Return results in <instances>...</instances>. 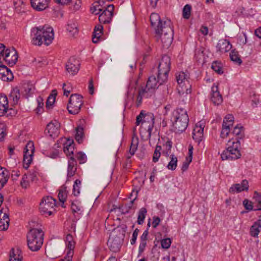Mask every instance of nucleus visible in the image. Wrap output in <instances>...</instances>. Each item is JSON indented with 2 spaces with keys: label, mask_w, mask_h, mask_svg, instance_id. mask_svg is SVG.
I'll list each match as a JSON object with an SVG mask.
<instances>
[{
  "label": "nucleus",
  "mask_w": 261,
  "mask_h": 261,
  "mask_svg": "<svg viewBox=\"0 0 261 261\" xmlns=\"http://www.w3.org/2000/svg\"><path fill=\"white\" fill-rule=\"evenodd\" d=\"M242 128L239 125L236 126L233 130L232 134L238 137L236 142L229 140L227 143V148L223 151L221 154L222 160L232 161L240 158L241 154L239 148L240 147V142L238 139H241L243 137Z\"/></svg>",
  "instance_id": "nucleus-1"
},
{
  "label": "nucleus",
  "mask_w": 261,
  "mask_h": 261,
  "mask_svg": "<svg viewBox=\"0 0 261 261\" xmlns=\"http://www.w3.org/2000/svg\"><path fill=\"white\" fill-rule=\"evenodd\" d=\"M172 129L176 133H181L187 128L189 117L187 111L183 108H177L175 110L172 115Z\"/></svg>",
  "instance_id": "nucleus-2"
},
{
  "label": "nucleus",
  "mask_w": 261,
  "mask_h": 261,
  "mask_svg": "<svg viewBox=\"0 0 261 261\" xmlns=\"http://www.w3.org/2000/svg\"><path fill=\"white\" fill-rule=\"evenodd\" d=\"M34 32L35 37L34 38V44L40 46L44 43L48 46L53 42L54 32L51 27L47 25H44L42 28L36 27L34 28Z\"/></svg>",
  "instance_id": "nucleus-3"
},
{
  "label": "nucleus",
  "mask_w": 261,
  "mask_h": 261,
  "mask_svg": "<svg viewBox=\"0 0 261 261\" xmlns=\"http://www.w3.org/2000/svg\"><path fill=\"white\" fill-rule=\"evenodd\" d=\"M126 228L125 225L118 226L111 233L108 245L112 251L116 252L119 250L123 243Z\"/></svg>",
  "instance_id": "nucleus-4"
},
{
  "label": "nucleus",
  "mask_w": 261,
  "mask_h": 261,
  "mask_svg": "<svg viewBox=\"0 0 261 261\" xmlns=\"http://www.w3.org/2000/svg\"><path fill=\"white\" fill-rule=\"evenodd\" d=\"M156 40H160L164 47L168 48L173 40V30L172 24L170 20L164 22V28L161 29L158 34H155Z\"/></svg>",
  "instance_id": "nucleus-5"
},
{
  "label": "nucleus",
  "mask_w": 261,
  "mask_h": 261,
  "mask_svg": "<svg viewBox=\"0 0 261 261\" xmlns=\"http://www.w3.org/2000/svg\"><path fill=\"white\" fill-rule=\"evenodd\" d=\"M171 60L170 57L164 55L158 66V78L160 84L167 81L168 73L170 70Z\"/></svg>",
  "instance_id": "nucleus-6"
},
{
  "label": "nucleus",
  "mask_w": 261,
  "mask_h": 261,
  "mask_svg": "<svg viewBox=\"0 0 261 261\" xmlns=\"http://www.w3.org/2000/svg\"><path fill=\"white\" fill-rule=\"evenodd\" d=\"M178 83L177 89L180 96H185L191 93V85L189 81V76L185 72H179L176 75Z\"/></svg>",
  "instance_id": "nucleus-7"
},
{
  "label": "nucleus",
  "mask_w": 261,
  "mask_h": 261,
  "mask_svg": "<svg viewBox=\"0 0 261 261\" xmlns=\"http://www.w3.org/2000/svg\"><path fill=\"white\" fill-rule=\"evenodd\" d=\"M56 205V200L50 196L43 197L39 204V212L42 215L50 216Z\"/></svg>",
  "instance_id": "nucleus-8"
},
{
  "label": "nucleus",
  "mask_w": 261,
  "mask_h": 261,
  "mask_svg": "<svg viewBox=\"0 0 261 261\" xmlns=\"http://www.w3.org/2000/svg\"><path fill=\"white\" fill-rule=\"evenodd\" d=\"M83 96L80 94H71L69 103L67 106V109L70 114L75 115L78 114L83 104Z\"/></svg>",
  "instance_id": "nucleus-9"
},
{
  "label": "nucleus",
  "mask_w": 261,
  "mask_h": 261,
  "mask_svg": "<svg viewBox=\"0 0 261 261\" xmlns=\"http://www.w3.org/2000/svg\"><path fill=\"white\" fill-rule=\"evenodd\" d=\"M44 232L41 228H34V251L41 248L44 241Z\"/></svg>",
  "instance_id": "nucleus-10"
},
{
  "label": "nucleus",
  "mask_w": 261,
  "mask_h": 261,
  "mask_svg": "<svg viewBox=\"0 0 261 261\" xmlns=\"http://www.w3.org/2000/svg\"><path fill=\"white\" fill-rule=\"evenodd\" d=\"M33 160V142L30 141L25 145L23 151V167L27 169Z\"/></svg>",
  "instance_id": "nucleus-11"
},
{
  "label": "nucleus",
  "mask_w": 261,
  "mask_h": 261,
  "mask_svg": "<svg viewBox=\"0 0 261 261\" xmlns=\"http://www.w3.org/2000/svg\"><path fill=\"white\" fill-rule=\"evenodd\" d=\"M60 123L56 120H54L47 125L45 131L49 137L55 139L60 134Z\"/></svg>",
  "instance_id": "nucleus-12"
},
{
  "label": "nucleus",
  "mask_w": 261,
  "mask_h": 261,
  "mask_svg": "<svg viewBox=\"0 0 261 261\" xmlns=\"http://www.w3.org/2000/svg\"><path fill=\"white\" fill-rule=\"evenodd\" d=\"M114 6L109 5L107 8L99 14V21L100 23H109L114 15Z\"/></svg>",
  "instance_id": "nucleus-13"
},
{
  "label": "nucleus",
  "mask_w": 261,
  "mask_h": 261,
  "mask_svg": "<svg viewBox=\"0 0 261 261\" xmlns=\"http://www.w3.org/2000/svg\"><path fill=\"white\" fill-rule=\"evenodd\" d=\"M161 85L160 84L158 77L157 80L153 75L149 77L145 88H143V90H146V93H147L146 98L150 96L154 90L158 88L159 85Z\"/></svg>",
  "instance_id": "nucleus-14"
},
{
  "label": "nucleus",
  "mask_w": 261,
  "mask_h": 261,
  "mask_svg": "<svg viewBox=\"0 0 261 261\" xmlns=\"http://www.w3.org/2000/svg\"><path fill=\"white\" fill-rule=\"evenodd\" d=\"M234 118L231 114L226 115L223 120L222 124V129L221 133V137L222 138H225L230 132V126L233 124Z\"/></svg>",
  "instance_id": "nucleus-15"
},
{
  "label": "nucleus",
  "mask_w": 261,
  "mask_h": 261,
  "mask_svg": "<svg viewBox=\"0 0 261 261\" xmlns=\"http://www.w3.org/2000/svg\"><path fill=\"white\" fill-rule=\"evenodd\" d=\"M17 60L18 55L16 50L14 48L11 50L7 48L3 60L10 66H12L16 64Z\"/></svg>",
  "instance_id": "nucleus-16"
},
{
  "label": "nucleus",
  "mask_w": 261,
  "mask_h": 261,
  "mask_svg": "<svg viewBox=\"0 0 261 261\" xmlns=\"http://www.w3.org/2000/svg\"><path fill=\"white\" fill-rule=\"evenodd\" d=\"M150 21L151 26L154 28L155 34H158L161 29L164 28V22L161 20L159 15L155 13H152L150 16Z\"/></svg>",
  "instance_id": "nucleus-17"
},
{
  "label": "nucleus",
  "mask_w": 261,
  "mask_h": 261,
  "mask_svg": "<svg viewBox=\"0 0 261 261\" xmlns=\"http://www.w3.org/2000/svg\"><path fill=\"white\" fill-rule=\"evenodd\" d=\"M10 219L7 208L0 210V230H7L9 226Z\"/></svg>",
  "instance_id": "nucleus-18"
},
{
  "label": "nucleus",
  "mask_w": 261,
  "mask_h": 261,
  "mask_svg": "<svg viewBox=\"0 0 261 261\" xmlns=\"http://www.w3.org/2000/svg\"><path fill=\"white\" fill-rule=\"evenodd\" d=\"M80 65V63L79 60L74 58H71L66 64V70L71 74L74 75L79 71Z\"/></svg>",
  "instance_id": "nucleus-19"
},
{
  "label": "nucleus",
  "mask_w": 261,
  "mask_h": 261,
  "mask_svg": "<svg viewBox=\"0 0 261 261\" xmlns=\"http://www.w3.org/2000/svg\"><path fill=\"white\" fill-rule=\"evenodd\" d=\"M211 101L215 105H219L222 102L223 98L220 94L218 85H213L212 87Z\"/></svg>",
  "instance_id": "nucleus-20"
},
{
  "label": "nucleus",
  "mask_w": 261,
  "mask_h": 261,
  "mask_svg": "<svg viewBox=\"0 0 261 261\" xmlns=\"http://www.w3.org/2000/svg\"><path fill=\"white\" fill-rule=\"evenodd\" d=\"M22 96L29 98L33 94V83L31 81H24L22 84Z\"/></svg>",
  "instance_id": "nucleus-21"
},
{
  "label": "nucleus",
  "mask_w": 261,
  "mask_h": 261,
  "mask_svg": "<svg viewBox=\"0 0 261 261\" xmlns=\"http://www.w3.org/2000/svg\"><path fill=\"white\" fill-rule=\"evenodd\" d=\"M154 115L152 113H148V114H144V117L143 119V121H142V124L145 123L147 122L149 123V125H148V128H147V132L148 133V137L149 138L151 137V133L152 129V128L153 127L154 124Z\"/></svg>",
  "instance_id": "nucleus-22"
},
{
  "label": "nucleus",
  "mask_w": 261,
  "mask_h": 261,
  "mask_svg": "<svg viewBox=\"0 0 261 261\" xmlns=\"http://www.w3.org/2000/svg\"><path fill=\"white\" fill-rule=\"evenodd\" d=\"M248 182L247 180H243L241 184H237L233 185L229 189V192L234 193L237 192L238 193L244 191H248Z\"/></svg>",
  "instance_id": "nucleus-23"
},
{
  "label": "nucleus",
  "mask_w": 261,
  "mask_h": 261,
  "mask_svg": "<svg viewBox=\"0 0 261 261\" xmlns=\"http://www.w3.org/2000/svg\"><path fill=\"white\" fill-rule=\"evenodd\" d=\"M216 48L218 51L223 53L228 51L231 48V45L228 40L222 39L219 41Z\"/></svg>",
  "instance_id": "nucleus-24"
},
{
  "label": "nucleus",
  "mask_w": 261,
  "mask_h": 261,
  "mask_svg": "<svg viewBox=\"0 0 261 261\" xmlns=\"http://www.w3.org/2000/svg\"><path fill=\"white\" fill-rule=\"evenodd\" d=\"M20 98V90L17 87L13 88L10 94L9 99L13 105H16L18 103Z\"/></svg>",
  "instance_id": "nucleus-25"
},
{
  "label": "nucleus",
  "mask_w": 261,
  "mask_h": 261,
  "mask_svg": "<svg viewBox=\"0 0 261 261\" xmlns=\"http://www.w3.org/2000/svg\"><path fill=\"white\" fill-rule=\"evenodd\" d=\"M203 136V127L196 124L193 131V138L197 142L202 140Z\"/></svg>",
  "instance_id": "nucleus-26"
},
{
  "label": "nucleus",
  "mask_w": 261,
  "mask_h": 261,
  "mask_svg": "<svg viewBox=\"0 0 261 261\" xmlns=\"http://www.w3.org/2000/svg\"><path fill=\"white\" fill-rule=\"evenodd\" d=\"M76 170V161L73 156H71L68 160V167L67 170V176H73Z\"/></svg>",
  "instance_id": "nucleus-27"
},
{
  "label": "nucleus",
  "mask_w": 261,
  "mask_h": 261,
  "mask_svg": "<svg viewBox=\"0 0 261 261\" xmlns=\"http://www.w3.org/2000/svg\"><path fill=\"white\" fill-rule=\"evenodd\" d=\"M9 178V171L5 168L0 167V190L7 184Z\"/></svg>",
  "instance_id": "nucleus-28"
},
{
  "label": "nucleus",
  "mask_w": 261,
  "mask_h": 261,
  "mask_svg": "<svg viewBox=\"0 0 261 261\" xmlns=\"http://www.w3.org/2000/svg\"><path fill=\"white\" fill-rule=\"evenodd\" d=\"M8 110V100L7 96L0 95V116H4Z\"/></svg>",
  "instance_id": "nucleus-29"
},
{
  "label": "nucleus",
  "mask_w": 261,
  "mask_h": 261,
  "mask_svg": "<svg viewBox=\"0 0 261 261\" xmlns=\"http://www.w3.org/2000/svg\"><path fill=\"white\" fill-rule=\"evenodd\" d=\"M260 231H261V218L254 222L251 227L250 233L251 236L257 237Z\"/></svg>",
  "instance_id": "nucleus-30"
},
{
  "label": "nucleus",
  "mask_w": 261,
  "mask_h": 261,
  "mask_svg": "<svg viewBox=\"0 0 261 261\" xmlns=\"http://www.w3.org/2000/svg\"><path fill=\"white\" fill-rule=\"evenodd\" d=\"M47 7V0H34V9L38 11H42Z\"/></svg>",
  "instance_id": "nucleus-31"
},
{
  "label": "nucleus",
  "mask_w": 261,
  "mask_h": 261,
  "mask_svg": "<svg viewBox=\"0 0 261 261\" xmlns=\"http://www.w3.org/2000/svg\"><path fill=\"white\" fill-rule=\"evenodd\" d=\"M74 148V142L73 140L68 139L67 142L64 144V151L67 155H72L73 153Z\"/></svg>",
  "instance_id": "nucleus-32"
},
{
  "label": "nucleus",
  "mask_w": 261,
  "mask_h": 261,
  "mask_svg": "<svg viewBox=\"0 0 261 261\" xmlns=\"http://www.w3.org/2000/svg\"><path fill=\"white\" fill-rule=\"evenodd\" d=\"M253 199L255 204L254 210L261 211V193L254 191Z\"/></svg>",
  "instance_id": "nucleus-33"
},
{
  "label": "nucleus",
  "mask_w": 261,
  "mask_h": 261,
  "mask_svg": "<svg viewBox=\"0 0 261 261\" xmlns=\"http://www.w3.org/2000/svg\"><path fill=\"white\" fill-rule=\"evenodd\" d=\"M14 6L16 12L21 13L25 12V4L23 0H14Z\"/></svg>",
  "instance_id": "nucleus-34"
},
{
  "label": "nucleus",
  "mask_w": 261,
  "mask_h": 261,
  "mask_svg": "<svg viewBox=\"0 0 261 261\" xmlns=\"http://www.w3.org/2000/svg\"><path fill=\"white\" fill-rule=\"evenodd\" d=\"M44 99L43 97L41 96H39L36 99V102L37 103V107L35 110L36 114L39 115H41L44 111L43 106H44Z\"/></svg>",
  "instance_id": "nucleus-35"
},
{
  "label": "nucleus",
  "mask_w": 261,
  "mask_h": 261,
  "mask_svg": "<svg viewBox=\"0 0 261 261\" xmlns=\"http://www.w3.org/2000/svg\"><path fill=\"white\" fill-rule=\"evenodd\" d=\"M22 256L19 250H15L12 248L10 253V261H22Z\"/></svg>",
  "instance_id": "nucleus-36"
},
{
  "label": "nucleus",
  "mask_w": 261,
  "mask_h": 261,
  "mask_svg": "<svg viewBox=\"0 0 261 261\" xmlns=\"http://www.w3.org/2000/svg\"><path fill=\"white\" fill-rule=\"evenodd\" d=\"M101 11L102 6L100 5L99 1L94 2L90 7L91 13L94 15L99 14Z\"/></svg>",
  "instance_id": "nucleus-37"
},
{
  "label": "nucleus",
  "mask_w": 261,
  "mask_h": 261,
  "mask_svg": "<svg viewBox=\"0 0 261 261\" xmlns=\"http://www.w3.org/2000/svg\"><path fill=\"white\" fill-rule=\"evenodd\" d=\"M170 161L167 165V168L169 170H175L177 167V158L174 154H171L170 156Z\"/></svg>",
  "instance_id": "nucleus-38"
},
{
  "label": "nucleus",
  "mask_w": 261,
  "mask_h": 261,
  "mask_svg": "<svg viewBox=\"0 0 261 261\" xmlns=\"http://www.w3.org/2000/svg\"><path fill=\"white\" fill-rule=\"evenodd\" d=\"M137 193H138V192L136 191V194H135L136 196L137 195ZM136 199V196L133 200H132L130 201L128 205H125L124 207H119L118 208V210L119 211V212H121L122 214H126V213H128L129 211L132 208L133 204H134V202Z\"/></svg>",
  "instance_id": "nucleus-39"
},
{
  "label": "nucleus",
  "mask_w": 261,
  "mask_h": 261,
  "mask_svg": "<svg viewBox=\"0 0 261 261\" xmlns=\"http://www.w3.org/2000/svg\"><path fill=\"white\" fill-rule=\"evenodd\" d=\"M230 58L231 61L239 65H240L242 63V60L239 56L238 52L235 50H232L230 53Z\"/></svg>",
  "instance_id": "nucleus-40"
},
{
  "label": "nucleus",
  "mask_w": 261,
  "mask_h": 261,
  "mask_svg": "<svg viewBox=\"0 0 261 261\" xmlns=\"http://www.w3.org/2000/svg\"><path fill=\"white\" fill-rule=\"evenodd\" d=\"M66 243L67 247L69 250H73L75 246V242L73 241V237L70 234H68L66 238Z\"/></svg>",
  "instance_id": "nucleus-41"
},
{
  "label": "nucleus",
  "mask_w": 261,
  "mask_h": 261,
  "mask_svg": "<svg viewBox=\"0 0 261 261\" xmlns=\"http://www.w3.org/2000/svg\"><path fill=\"white\" fill-rule=\"evenodd\" d=\"M147 213V210L145 207H142L139 212L137 222L138 224H142L144 222V220L145 218Z\"/></svg>",
  "instance_id": "nucleus-42"
},
{
  "label": "nucleus",
  "mask_w": 261,
  "mask_h": 261,
  "mask_svg": "<svg viewBox=\"0 0 261 261\" xmlns=\"http://www.w3.org/2000/svg\"><path fill=\"white\" fill-rule=\"evenodd\" d=\"M147 93H146V90H143V88H142L141 90H140L138 92V95L136 99V107H139L141 103H142V99L143 97H146Z\"/></svg>",
  "instance_id": "nucleus-43"
},
{
  "label": "nucleus",
  "mask_w": 261,
  "mask_h": 261,
  "mask_svg": "<svg viewBox=\"0 0 261 261\" xmlns=\"http://www.w3.org/2000/svg\"><path fill=\"white\" fill-rule=\"evenodd\" d=\"M0 76V78L3 81H11L13 79V75L10 69H9L8 71L3 72V73Z\"/></svg>",
  "instance_id": "nucleus-44"
},
{
  "label": "nucleus",
  "mask_w": 261,
  "mask_h": 261,
  "mask_svg": "<svg viewBox=\"0 0 261 261\" xmlns=\"http://www.w3.org/2000/svg\"><path fill=\"white\" fill-rule=\"evenodd\" d=\"M75 130V140L79 143H81L82 142L83 137L84 136L83 128L81 126H78L77 127H76Z\"/></svg>",
  "instance_id": "nucleus-45"
},
{
  "label": "nucleus",
  "mask_w": 261,
  "mask_h": 261,
  "mask_svg": "<svg viewBox=\"0 0 261 261\" xmlns=\"http://www.w3.org/2000/svg\"><path fill=\"white\" fill-rule=\"evenodd\" d=\"M33 228L30 227L28 234L27 235V244L28 248L32 251H33V246L32 245L33 243V232H32Z\"/></svg>",
  "instance_id": "nucleus-46"
},
{
  "label": "nucleus",
  "mask_w": 261,
  "mask_h": 261,
  "mask_svg": "<svg viewBox=\"0 0 261 261\" xmlns=\"http://www.w3.org/2000/svg\"><path fill=\"white\" fill-rule=\"evenodd\" d=\"M53 92H55V93L50 94L47 98L46 102V108H49L50 106H52L54 103L56 99V96L57 95L56 90H54L52 91Z\"/></svg>",
  "instance_id": "nucleus-47"
},
{
  "label": "nucleus",
  "mask_w": 261,
  "mask_h": 261,
  "mask_svg": "<svg viewBox=\"0 0 261 261\" xmlns=\"http://www.w3.org/2000/svg\"><path fill=\"white\" fill-rule=\"evenodd\" d=\"M161 150L162 147L161 146L157 145L156 146L152 156V161L154 163H156L159 161V159L161 156Z\"/></svg>",
  "instance_id": "nucleus-48"
},
{
  "label": "nucleus",
  "mask_w": 261,
  "mask_h": 261,
  "mask_svg": "<svg viewBox=\"0 0 261 261\" xmlns=\"http://www.w3.org/2000/svg\"><path fill=\"white\" fill-rule=\"evenodd\" d=\"M67 30L73 36L78 32L77 25L76 23L72 22L67 24Z\"/></svg>",
  "instance_id": "nucleus-49"
},
{
  "label": "nucleus",
  "mask_w": 261,
  "mask_h": 261,
  "mask_svg": "<svg viewBox=\"0 0 261 261\" xmlns=\"http://www.w3.org/2000/svg\"><path fill=\"white\" fill-rule=\"evenodd\" d=\"M191 6L187 4L185 6L182 10V16L185 19H189L191 15Z\"/></svg>",
  "instance_id": "nucleus-50"
},
{
  "label": "nucleus",
  "mask_w": 261,
  "mask_h": 261,
  "mask_svg": "<svg viewBox=\"0 0 261 261\" xmlns=\"http://www.w3.org/2000/svg\"><path fill=\"white\" fill-rule=\"evenodd\" d=\"M211 68L218 74H222L223 73L221 64L217 61L214 62L212 63Z\"/></svg>",
  "instance_id": "nucleus-51"
},
{
  "label": "nucleus",
  "mask_w": 261,
  "mask_h": 261,
  "mask_svg": "<svg viewBox=\"0 0 261 261\" xmlns=\"http://www.w3.org/2000/svg\"><path fill=\"white\" fill-rule=\"evenodd\" d=\"M63 89L64 91V95L67 97L72 90V85L71 83H68L67 84L64 83L63 84Z\"/></svg>",
  "instance_id": "nucleus-52"
},
{
  "label": "nucleus",
  "mask_w": 261,
  "mask_h": 261,
  "mask_svg": "<svg viewBox=\"0 0 261 261\" xmlns=\"http://www.w3.org/2000/svg\"><path fill=\"white\" fill-rule=\"evenodd\" d=\"M67 197L66 191L65 190H60L58 194V198L60 202L63 204L66 201Z\"/></svg>",
  "instance_id": "nucleus-53"
},
{
  "label": "nucleus",
  "mask_w": 261,
  "mask_h": 261,
  "mask_svg": "<svg viewBox=\"0 0 261 261\" xmlns=\"http://www.w3.org/2000/svg\"><path fill=\"white\" fill-rule=\"evenodd\" d=\"M81 184V181L79 179H76L74 181V184L73 185V192L75 196L78 195L80 193V186Z\"/></svg>",
  "instance_id": "nucleus-54"
},
{
  "label": "nucleus",
  "mask_w": 261,
  "mask_h": 261,
  "mask_svg": "<svg viewBox=\"0 0 261 261\" xmlns=\"http://www.w3.org/2000/svg\"><path fill=\"white\" fill-rule=\"evenodd\" d=\"M243 204L244 206L245 207V209H246L248 211H252L254 210V208H253V204H255L254 203V201L252 202L251 201H249V200L245 199L243 202Z\"/></svg>",
  "instance_id": "nucleus-55"
},
{
  "label": "nucleus",
  "mask_w": 261,
  "mask_h": 261,
  "mask_svg": "<svg viewBox=\"0 0 261 261\" xmlns=\"http://www.w3.org/2000/svg\"><path fill=\"white\" fill-rule=\"evenodd\" d=\"M6 135L5 125L4 123L0 122V142L4 140Z\"/></svg>",
  "instance_id": "nucleus-56"
},
{
  "label": "nucleus",
  "mask_w": 261,
  "mask_h": 261,
  "mask_svg": "<svg viewBox=\"0 0 261 261\" xmlns=\"http://www.w3.org/2000/svg\"><path fill=\"white\" fill-rule=\"evenodd\" d=\"M171 240L169 238L163 239L161 241V246L162 248L168 249L171 245Z\"/></svg>",
  "instance_id": "nucleus-57"
},
{
  "label": "nucleus",
  "mask_w": 261,
  "mask_h": 261,
  "mask_svg": "<svg viewBox=\"0 0 261 261\" xmlns=\"http://www.w3.org/2000/svg\"><path fill=\"white\" fill-rule=\"evenodd\" d=\"M73 3V8L75 11L79 10L81 7V0H71V1L69 3Z\"/></svg>",
  "instance_id": "nucleus-58"
},
{
  "label": "nucleus",
  "mask_w": 261,
  "mask_h": 261,
  "mask_svg": "<svg viewBox=\"0 0 261 261\" xmlns=\"http://www.w3.org/2000/svg\"><path fill=\"white\" fill-rule=\"evenodd\" d=\"M138 140H137V142L136 143H134V140L132 141V142L131 143L130 148H129V153H130L131 155H133L135 154L137 149V146H138Z\"/></svg>",
  "instance_id": "nucleus-59"
},
{
  "label": "nucleus",
  "mask_w": 261,
  "mask_h": 261,
  "mask_svg": "<svg viewBox=\"0 0 261 261\" xmlns=\"http://www.w3.org/2000/svg\"><path fill=\"white\" fill-rule=\"evenodd\" d=\"M7 49L4 44L0 43V63L2 62V59L4 58Z\"/></svg>",
  "instance_id": "nucleus-60"
},
{
  "label": "nucleus",
  "mask_w": 261,
  "mask_h": 261,
  "mask_svg": "<svg viewBox=\"0 0 261 261\" xmlns=\"http://www.w3.org/2000/svg\"><path fill=\"white\" fill-rule=\"evenodd\" d=\"M144 117V111H142L140 114L137 116L136 124V125H139L140 123H142V121H143V119Z\"/></svg>",
  "instance_id": "nucleus-61"
},
{
  "label": "nucleus",
  "mask_w": 261,
  "mask_h": 261,
  "mask_svg": "<svg viewBox=\"0 0 261 261\" xmlns=\"http://www.w3.org/2000/svg\"><path fill=\"white\" fill-rule=\"evenodd\" d=\"M21 185L24 188H27L28 186L29 185V180L28 175L24 174L21 181Z\"/></svg>",
  "instance_id": "nucleus-62"
},
{
  "label": "nucleus",
  "mask_w": 261,
  "mask_h": 261,
  "mask_svg": "<svg viewBox=\"0 0 261 261\" xmlns=\"http://www.w3.org/2000/svg\"><path fill=\"white\" fill-rule=\"evenodd\" d=\"M77 159L80 161V163H84L86 160L85 154L81 152H79L77 154Z\"/></svg>",
  "instance_id": "nucleus-63"
},
{
  "label": "nucleus",
  "mask_w": 261,
  "mask_h": 261,
  "mask_svg": "<svg viewBox=\"0 0 261 261\" xmlns=\"http://www.w3.org/2000/svg\"><path fill=\"white\" fill-rule=\"evenodd\" d=\"M153 221L152 223V227L153 228H156L158 225L159 224L161 220L159 217H153Z\"/></svg>",
  "instance_id": "nucleus-64"
}]
</instances>
